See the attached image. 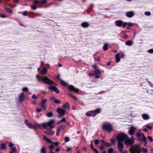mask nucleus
<instances>
[{
    "mask_svg": "<svg viewBox=\"0 0 153 153\" xmlns=\"http://www.w3.org/2000/svg\"><path fill=\"white\" fill-rule=\"evenodd\" d=\"M32 97L33 99L34 100H36L37 98V96L35 94H33L32 95Z\"/></svg>",
    "mask_w": 153,
    "mask_h": 153,
    "instance_id": "51",
    "label": "nucleus"
},
{
    "mask_svg": "<svg viewBox=\"0 0 153 153\" xmlns=\"http://www.w3.org/2000/svg\"><path fill=\"white\" fill-rule=\"evenodd\" d=\"M63 107L65 109H68L69 108V105L68 103L65 104L63 106Z\"/></svg>",
    "mask_w": 153,
    "mask_h": 153,
    "instance_id": "29",
    "label": "nucleus"
},
{
    "mask_svg": "<svg viewBox=\"0 0 153 153\" xmlns=\"http://www.w3.org/2000/svg\"><path fill=\"white\" fill-rule=\"evenodd\" d=\"M47 100L45 99H43L42 100V102L41 103L45 104V103L47 102Z\"/></svg>",
    "mask_w": 153,
    "mask_h": 153,
    "instance_id": "45",
    "label": "nucleus"
},
{
    "mask_svg": "<svg viewBox=\"0 0 153 153\" xmlns=\"http://www.w3.org/2000/svg\"><path fill=\"white\" fill-rule=\"evenodd\" d=\"M94 73H93V74L89 73V75L90 77H92L94 76Z\"/></svg>",
    "mask_w": 153,
    "mask_h": 153,
    "instance_id": "61",
    "label": "nucleus"
},
{
    "mask_svg": "<svg viewBox=\"0 0 153 153\" xmlns=\"http://www.w3.org/2000/svg\"><path fill=\"white\" fill-rule=\"evenodd\" d=\"M52 145L50 146L49 148L50 149V153H54L53 152L54 149V148L56 146H57L59 144H51Z\"/></svg>",
    "mask_w": 153,
    "mask_h": 153,
    "instance_id": "15",
    "label": "nucleus"
},
{
    "mask_svg": "<svg viewBox=\"0 0 153 153\" xmlns=\"http://www.w3.org/2000/svg\"><path fill=\"white\" fill-rule=\"evenodd\" d=\"M115 58L116 59V62H119L120 61V59L119 53H118L116 54L115 56Z\"/></svg>",
    "mask_w": 153,
    "mask_h": 153,
    "instance_id": "23",
    "label": "nucleus"
},
{
    "mask_svg": "<svg viewBox=\"0 0 153 153\" xmlns=\"http://www.w3.org/2000/svg\"><path fill=\"white\" fill-rule=\"evenodd\" d=\"M66 126L63 125L58 126L57 128V131L59 132V133H60L61 130H64L66 128Z\"/></svg>",
    "mask_w": 153,
    "mask_h": 153,
    "instance_id": "17",
    "label": "nucleus"
},
{
    "mask_svg": "<svg viewBox=\"0 0 153 153\" xmlns=\"http://www.w3.org/2000/svg\"><path fill=\"white\" fill-rule=\"evenodd\" d=\"M61 83L64 86H65L66 85V83L62 80H61Z\"/></svg>",
    "mask_w": 153,
    "mask_h": 153,
    "instance_id": "49",
    "label": "nucleus"
},
{
    "mask_svg": "<svg viewBox=\"0 0 153 153\" xmlns=\"http://www.w3.org/2000/svg\"><path fill=\"white\" fill-rule=\"evenodd\" d=\"M130 151L131 153H139L140 151L138 146H136L135 147H131Z\"/></svg>",
    "mask_w": 153,
    "mask_h": 153,
    "instance_id": "7",
    "label": "nucleus"
},
{
    "mask_svg": "<svg viewBox=\"0 0 153 153\" xmlns=\"http://www.w3.org/2000/svg\"><path fill=\"white\" fill-rule=\"evenodd\" d=\"M123 144H118L117 147L119 152H121V153H124V152L123 151Z\"/></svg>",
    "mask_w": 153,
    "mask_h": 153,
    "instance_id": "18",
    "label": "nucleus"
},
{
    "mask_svg": "<svg viewBox=\"0 0 153 153\" xmlns=\"http://www.w3.org/2000/svg\"><path fill=\"white\" fill-rule=\"evenodd\" d=\"M68 91H73L75 92L76 93H77L79 90L77 88H75L72 85H69L68 88Z\"/></svg>",
    "mask_w": 153,
    "mask_h": 153,
    "instance_id": "13",
    "label": "nucleus"
},
{
    "mask_svg": "<svg viewBox=\"0 0 153 153\" xmlns=\"http://www.w3.org/2000/svg\"><path fill=\"white\" fill-rule=\"evenodd\" d=\"M25 95L24 94L22 93L19 96L18 99L19 102H22L25 99Z\"/></svg>",
    "mask_w": 153,
    "mask_h": 153,
    "instance_id": "9",
    "label": "nucleus"
},
{
    "mask_svg": "<svg viewBox=\"0 0 153 153\" xmlns=\"http://www.w3.org/2000/svg\"><path fill=\"white\" fill-rule=\"evenodd\" d=\"M117 140L118 143H123L122 142L125 141L124 143H133L134 138L131 137L130 138H128V135L123 133L118 134L116 136Z\"/></svg>",
    "mask_w": 153,
    "mask_h": 153,
    "instance_id": "1",
    "label": "nucleus"
},
{
    "mask_svg": "<svg viewBox=\"0 0 153 153\" xmlns=\"http://www.w3.org/2000/svg\"><path fill=\"white\" fill-rule=\"evenodd\" d=\"M102 146H100V149H104V146H103V144H102ZM104 145L105 144H104ZM106 145V146H108V147H109V146H110L111 144H105Z\"/></svg>",
    "mask_w": 153,
    "mask_h": 153,
    "instance_id": "32",
    "label": "nucleus"
},
{
    "mask_svg": "<svg viewBox=\"0 0 153 153\" xmlns=\"http://www.w3.org/2000/svg\"><path fill=\"white\" fill-rule=\"evenodd\" d=\"M36 5L33 4V5H31V7L33 10H35L37 8L36 7Z\"/></svg>",
    "mask_w": 153,
    "mask_h": 153,
    "instance_id": "44",
    "label": "nucleus"
},
{
    "mask_svg": "<svg viewBox=\"0 0 153 153\" xmlns=\"http://www.w3.org/2000/svg\"><path fill=\"white\" fill-rule=\"evenodd\" d=\"M145 14L147 16H150L151 13L149 12L146 11L145 12Z\"/></svg>",
    "mask_w": 153,
    "mask_h": 153,
    "instance_id": "54",
    "label": "nucleus"
},
{
    "mask_svg": "<svg viewBox=\"0 0 153 153\" xmlns=\"http://www.w3.org/2000/svg\"><path fill=\"white\" fill-rule=\"evenodd\" d=\"M147 138L151 142H152L153 141V139H152V138L151 137L149 136H148Z\"/></svg>",
    "mask_w": 153,
    "mask_h": 153,
    "instance_id": "40",
    "label": "nucleus"
},
{
    "mask_svg": "<svg viewBox=\"0 0 153 153\" xmlns=\"http://www.w3.org/2000/svg\"><path fill=\"white\" fill-rule=\"evenodd\" d=\"M111 143H115V140H114V139L111 138Z\"/></svg>",
    "mask_w": 153,
    "mask_h": 153,
    "instance_id": "59",
    "label": "nucleus"
},
{
    "mask_svg": "<svg viewBox=\"0 0 153 153\" xmlns=\"http://www.w3.org/2000/svg\"><path fill=\"white\" fill-rule=\"evenodd\" d=\"M9 146L11 148V151L16 152L17 151L16 148L13 146L14 145V144H9Z\"/></svg>",
    "mask_w": 153,
    "mask_h": 153,
    "instance_id": "20",
    "label": "nucleus"
},
{
    "mask_svg": "<svg viewBox=\"0 0 153 153\" xmlns=\"http://www.w3.org/2000/svg\"><path fill=\"white\" fill-rule=\"evenodd\" d=\"M47 116L48 117H51L53 116V114L52 112H51L46 114Z\"/></svg>",
    "mask_w": 153,
    "mask_h": 153,
    "instance_id": "34",
    "label": "nucleus"
},
{
    "mask_svg": "<svg viewBox=\"0 0 153 153\" xmlns=\"http://www.w3.org/2000/svg\"><path fill=\"white\" fill-rule=\"evenodd\" d=\"M27 126L29 128H31L33 126V125L31 123H27Z\"/></svg>",
    "mask_w": 153,
    "mask_h": 153,
    "instance_id": "39",
    "label": "nucleus"
},
{
    "mask_svg": "<svg viewBox=\"0 0 153 153\" xmlns=\"http://www.w3.org/2000/svg\"><path fill=\"white\" fill-rule=\"evenodd\" d=\"M54 102L56 104H59L60 103V101L57 99H55Z\"/></svg>",
    "mask_w": 153,
    "mask_h": 153,
    "instance_id": "50",
    "label": "nucleus"
},
{
    "mask_svg": "<svg viewBox=\"0 0 153 153\" xmlns=\"http://www.w3.org/2000/svg\"><path fill=\"white\" fill-rule=\"evenodd\" d=\"M49 89L52 91H54L56 93L58 94L59 93V91L58 90L57 88L54 86H51L49 87Z\"/></svg>",
    "mask_w": 153,
    "mask_h": 153,
    "instance_id": "11",
    "label": "nucleus"
},
{
    "mask_svg": "<svg viewBox=\"0 0 153 153\" xmlns=\"http://www.w3.org/2000/svg\"><path fill=\"white\" fill-rule=\"evenodd\" d=\"M5 10L8 13H11L12 12L11 10L9 8H6Z\"/></svg>",
    "mask_w": 153,
    "mask_h": 153,
    "instance_id": "41",
    "label": "nucleus"
},
{
    "mask_svg": "<svg viewBox=\"0 0 153 153\" xmlns=\"http://www.w3.org/2000/svg\"><path fill=\"white\" fill-rule=\"evenodd\" d=\"M146 127L149 130H151L152 128V126H150L148 125H146Z\"/></svg>",
    "mask_w": 153,
    "mask_h": 153,
    "instance_id": "47",
    "label": "nucleus"
},
{
    "mask_svg": "<svg viewBox=\"0 0 153 153\" xmlns=\"http://www.w3.org/2000/svg\"><path fill=\"white\" fill-rule=\"evenodd\" d=\"M133 44V42L132 41H127L125 43V44L127 45L130 46L131 45Z\"/></svg>",
    "mask_w": 153,
    "mask_h": 153,
    "instance_id": "27",
    "label": "nucleus"
},
{
    "mask_svg": "<svg viewBox=\"0 0 153 153\" xmlns=\"http://www.w3.org/2000/svg\"><path fill=\"white\" fill-rule=\"evenodd\" d=\"M23 15H25V16H26V15H27V13L26 11H24L23 12Z\"/></svg>",
    "mask_w": 153,
    "mask_h": 153,
    "instance_id": "63",
    "label": "nucleus"
},
{
    "mask_svg": "<svg viewBox=\"0 0 153 153\" xmlns=\"http://www.w3.org/2000/svg\"><path fill=\"white\" fill-rule=\"evenodd\" d=\"M108 44L107 43H105L103 49L104 51L107 50L108 49Z\"/></svg>",
    "mask_w": 153,
    "mask_h": 153,
    "instance_id": "31",
    "label": "nucleus"
},
{
    "mask_svg": "<svg viewBox=\"0 0 153 153\" xmlns=\"http://www.w3.org/2000/svg\"><path fill=\"white\" fill-rule=\"evenodd\" d=\"M105 143L103 140H100L98 141L97 140H95L94 141L95 143Z\"/></svg>",
    "mask_w": 153,
    "mask_h": 153,
    "instance_id": "24",
    "label": "nucleus"
},
{
    "mask_svg": "<svg viewBox=\"0 0 153 153\" xmlns=\"http://www.w3.org/2000/svg\"><path fill=\"white\" fill-rule=\"evenodd\" d=\"M65 141V142H68L69 140V138L68 137H66L64 138Z\"/></svg>",
    "mask_w": 153,
    "mask_h": 153,
    "instance_id": "46",
    "label": "nucleus"
},
{
    "mask_svg": "<svg viewBox=\"0 0 153 153\" xmlns=\"http://www.w3.org/2000/svg\"><path fill=\"white\" fill-rule=\"evenodd\" d=\"M72 149L71 148V147H68V148L67 150H66V151L67 152H69V151H70Z\"/></svg>",
    "mask_w": 153,
    "mask_h": 153,
    "instance_id": "58",
    "label": "nucleus"
},
{
    "mask_svg": "<svg viewBox=\"0 0 153 153\" xmlns=\"http://www.w3.org/2000/svg\"><path fill=\"white\" fill-rule=\"evenodd\" d=\"M103 130L108 132H111L113 130V127L112 125L109 123H106L103 124L102 126Z\"/></svg>",
    "mask_w": 153,
    "mask_h": 153,
    "instance_id": "4",
    "label": "nucleus"
},
{
    "mask_svg": "<svg viewBox=\"0 0 153 153\" xmlns=\"http://www.w3.org/2000/svg\"><path fill=\"white\" fill-rule=\"evenodd\" d=\"M47 132V134L51 135H53L54 133V131H53L51 129L48 131Z\"/></svg>",
    "mask_w": 153,
    "mask_h": 153,
    "instance_id": "30",
    "label": "nucleus"
},
{
    "mask_svg": "<svg viewBox=\"0 0 153 153\" xmlns=\"http://www.w3.org/2000/svg\"><path fill=\"white\" fill-rule=\"evenodd\" d=\"M100 76L99 75H95L94 77V78L95 79H96L99 78Z\"/></svg>",
    "mask_w": 153,
    "mask_h": 153,
    "instance_id": "60",
    "label": "nucleus"
},
{
    "mask_svg": "<svg viewBox=\"0 0 153 153\" xmlns=\"http://www.w3.org/2000/svg\"><path fill=\"white\" fill-rule=\"evenodd\" d=\"M56 112L59 113L58 116L60 117L64 116L65 114V110L60 108H57Z\"/></svg>",
    "mask_w": 153,
    "mask_h": 153,
    "instance_id": "8",
    "label": "nucleus"
},
{
    "mask_svg": "<svg viewBox=\"0 0 153 153\" xmlns=\"http://www.w3.org/2000/svg\"><path fill=\"white\" fill-rule=\"evenodd\" d=\"M148 52L151 53H153V49H150L148 50Z\"/></svg>",
    "mask_w": 153,
    "mask_h": 153,
    "instance_id": "57",
    "label": "nucleus"
},
{
    "mask_svg": "<svg viewBox=\"0 0 153 153\" xmlns=\"http://www.w3.org/2000/svg\"><path fill=\"white\" fill-rule=\"evenodd\" d=\"M42 80L43 82L49 85H53L54 82L53 81L49 79L47 77H42Z\"/></svg>",
    "mask_w": 153,
    "mask_h": 153,
    "instance_id": "6",
    "label": "nucleus"
},
{
    "mask_svg": "<svg viewBox=\"0 0 153 153\" xmlns=\"http://www.w3.org/2000/svg\"><path fill=\"white\" fill-rule=\"evenodd\" d=\"M81 25L83 27L86 28L89 27V24L87 22H84L81 24Z\"/></svg>",
    "mask_w": 153,
    "mask_h": 153,
    "instance_id": "21",
    "label": "nucleus"
},
{
    "mask_svg": "<svg viewBox=\"0 0 153 153\" xmlns=\"http://www.w3.org/2000/svg\"><path fill=\"white\" fill-rule=\"evenodd\" d=\"M134 14V13L133 11H128L126 13V15L128 18L132 17Z\"/></svg>",
    "mask_w": 153,
    "mask_h": 153,
    "instance_id": "14",
    "label": "nucleus"
},
{
    "mask_svg": "<svg viewBox=\"0 0 153 153\" xmlns=\"http://www.w3.org/2000/svg\"><path fill=\"white\" fill-rule=\"evenodd\" d=\"M46 1H47V0H42L41 1V4H45L46 3Z\"/></svg>",
    "mask_w": 153,
    "mask_h": 153,
    "instance_id": "55",
    "label": "nucleus"
},
{
    "mask_svg": "<svg viewBox=\"0 0 153 153\" xmlns=\"http://www.w3.org/2000/svg\"><path fill=\"white\" fill-rule=\"evenodd\" d=\"M94 150V151L95 153H99L98 152L97 149H95Z\"/></svg>",
    "mask_w": 153,
    "mask_h": 153,
    "instance_id": "64",
    "label": "nucleus"
},
{
    "mask_svg": "<svg viewBox=\"0 0 153 153\" xmlns=\"http://www.w3.org/2000/svg\"><path fill=\"white\" fill-rule=\"evenodd\" d=\"M41 108H43V109L44 110H46V106L45 105V104L41 103Z\"/></svg>",
    "mask_w": 153,
    "mask_h": 153,
    "instance_id": "35",
    "label": "nucleus"
},
{
    "mask_svg": "<svg viewBox=\"0 0 153 153\" xmlns=\"http://www.w3.org/2000/svg\"><path fill=\"white\" fill-rule=\"evenodd\" d=\"M55 121L54 120H51L47 123H42L41 125L45 128H47V126L51 128L55 127V126L53 125Z\"/></svg>",
    "mask_w": 153,
    "mask_h": 153,
    "instance_id": "3",
    "label": "nucleus"
},
{
    "mask_svg": "<svg viewBox=\"0 0 153 153\" xmlns=\"http://www.w3.org/2000/svg\"><path fill=\"white\" fill-rule=\"evenodd\" d=\"M115 25L119 27H120L121 26H122L123 27V22L120 20H117L115 21Z\"/></svg>",
    "mask_w": 153,
    "mask_h": 153,
    "instance_id": "12",
    "label": "nucleus"
},
{
    "mask_svg": "<svg viewBox=\"0 0 153 153\" xmlns=\"http://www.w3.org/2000/svg\"><path fill=\"white\" fill-rule=\"evenodd\" d=\"M133 25V24L132 23L130 22H124L123 23V28H125L127 26L126 28L128 29L130 27L132 26Z\"/></svg>",
    "mask_w": 153,
    "mask_h": 153,
    "instance_id": "10",
    "label": "nucleus"
},
{
    "mask_svg": "<svg viewBox=\"0 0 153 153\" xmlns=\"http://www.w3.org/2000/svg\"><path fill=\"white\" fill-rule=\"evenodd\" d=\"M1 148L2 150H6L7 148H6V144H1Z\"/></svg>",
    "mask_w": 153,
    "mask_h": 153,
    "instance_id": "26",
    "label": "nucleus"
},
{
    "mask_svg": "<svg viewBox=\"0 0 153 153\" xmlns=\"http://www.w3.org/2000/svg\"><path fill=\"white\" fill-rule=\"evenodd\" d=\"M137 137L140 141H143L145 143H146V138L145 136L142 133H137Z\"/></svg>",
    "mask_w": 153,
    "mask_h": 153,
    "instance_id": "5",
    "label": "nucleus"
},
{
    "mask_svg": "<svg viewBox=\"0 0 153 153\" xmlns=\"http://www.w3.org/2000/svg\"><path fill=\"white\" fill-rule=\"evenodd\" d=\"M22 90L23 91H27L28 90V89L27 87H24L22 88Z\"/></svg>",
    "mask_w": 153,
    "mask_h": 153,
    "instance_id": "52",
    "label": "nucleus"
},
{
    "mask_svg": "<svg viewBox=\"0 0 153 153\" xmlns=\"http://www.w3.org/2000/svg\"><path fill=\"white\" fill-rule=\"evenodd\" d=\"M113 152V149L112 148H110L108 151V153H112Z\"/></svg>",
    "mask_w": 153,
    "mask_h": 153,
    "instance_id": "48",
    "label": "nucleus"
},
{
    "mask_svg": "<svg viewBox=\"0 0 153 153\" xmlns=\"http://www.w3.org/2000/svg\"><path fill=\"white\" fill-rule=\"evenodd\" d=\"M101 111V109L98 108L95 110L87 112L86 114L87 116L94 117L97 114L99 113Z\"/></svg>",
    "mask_w": 153,
    "mask_h": 153,
    "instance_id": "2",
    "label": "nucleus"
},
{
    "mask_svg": "<svg viewBox=\"0 0 153 153\" xmlns=\"http://www.w3.org/2000/svg\"><path fill=\"white\" fill-rule=\"evenodd\" d=\"M54 149H55V151L53 152H54V153H56V152H58L60 150V149H59V148H56V149H55V147L54 148Z\"/></svg>",
    "mask_w": 153,
    "mask_h": 153,
    "instance_id": "53",
    "label": "nucleus"
},
{
    "mask_svg": "<svg viewBox=\"0 0 153 153\" xmlns=\"http://www.w3.org/2000/svg\"><path fill=\"white\" fill-rule=\"evenodd\" d=\"M69 95L70 96V97H72L74 100H77V98L75 96L72 95L71 94H69Z\"/></svg>",
    "mask_w": 153,
    "mask_h": 153,
    "instance_id": "36",
    "label": "nucleus"
},
{
    "mask_svg": "<svg viewBox=\"0 0 153 153\" xmlns=\"http://www.w3.org/2000/svg\"><path fill=\"white\" fill-rule=\"evenodd\" d=\"M40 126L39 125L36 124V126H33L32 127V128H33L34 129L36 130L37 128V127L39 128Z\"/></svg>",
    "mask_w": 153,
    "mask_h": 153,
    "instance_id": "38",
    "label": "nucleus"
},
{
    "mask_svg": "<svg viewBox=\"0 0 153 153\" xmlns=\"http://www.w3.org/2000/svg\"><path fill=\"white\" fill-rule=\"evenodd\" d=\"M136 128L133 126H131L130 128V129L129 131V133L130 135H132L134 134V132Z\"/></svg>",
    "mask_w": 153,
    "mask_h": 153,
    "instance_id": "16",
    "label": "nucleus"
},
{
    "mask_svg": "<svg viewBox=\"0 0 153 153\" xmlns=\"http://www.w3.org/2000/svg\"><path fill=\"white\" fill-rule=\"evenodd\" d=\"M40 152L41 153H46V149L44 147H42L41 150Z\"/></svg>",
    "mask_w": 153,
    "mask_h": 153,
    "instance_id": "28",
    "label": "nucleus"
},
{
    "mask_svg": "<svg viewBox=\"0 0 153 153\" xmlns=\"http://www.w3.org/2000/svg\"><path fill=\"white\" fill-rule=\"evenodd\" d=\"M43 139L44 140L46 141V142L48 143H58L57 142H55L52 143L51 141L48 139L45 136H44L43 137Z\"/></svg>",
    "mask_w": 153,
    "mask_h": 153,
    "instance_id": "19",
    "label": "nucleus"
},
{
    "mask_svg": "<svg viewBox=\"0 0 153 153\" xmlns=\"http://www.w3.org/2000/svg\"><path fill=\"white\" fill-rule=\"evenodd\" d=\"M47 71V70L46 68H44L42 70V72L44 74H45Z\"/></svg>",
    "mask_w": 153,
    "mask_h": 153,
    "instance_id": "42",
    "label": "nucleus"
},
{
    "mask_svg": "<svg viewBox=\"0 0 153 153\" xmlns=\"http://www.w3.org/2000/svg\"><path fill=\"white\" fill-rule=\"evenodd\" d=\"M142 117L144 120H147L149 119V115L146 114H144L142 115Z\"/></svg>",
    "mask_w": 153,
    "mask_h": 153,
    "instance_id": "22",
    "label": "nucleus"
},
{
    "mask_svg": "<svg viewBox=\"0 0 153 153\" xmlns=\"http://www.w3.org/2000/svg\"><path fill=\"white\" fill-rule=\"evenodd\" d=\"M42 111V109H39L38 108H37L36 109V111L37 112H41Z\"/></svg>",
    "mask_w": 153,
    "mask_h": 153,
    "instance_id": "56",
    "label": "nucleus"
},
{
    "mask_svg": "<svg viewBox=\"0 0 153 153\" xmlns=\"http://www.w3.org/2000/svg\"><path fill=\"white\" fill-rule=\"evenodd\" d=\"M33 4L37 5V4H41V1L39 0H33Z\"/></svg>",
    "mask_w": 153,
    "mask_h": 153,
    "instance_id": "25",
    "label": "nucleus"
},
{
    "mask_svg": "<svg viewBox=\"0 0 153 153\" xmlns=\"http://www.w3.org/2000/svg\"><path fill=\"white\" fill-rule=\"evenodd\" d=\"M142 151L143 153H147L148 152V149L146 148H142Z\"/></svg>",
    "mask_w": 153,
    "mask_h": 153,
    "instance_id": "37",
    "label": "nucleus"
},
{
    "mask_svg": "<svg viewBox=\"0 0 153 153\" xmlns=\"http://www.w3.org/2000/svg\"><path fill=\"white\" fill-rule=\"evenodd\" d=\"M94 72L97 74H101V72H100V71L98 69H96L94 71Z\"/></svg>",
    "mask_w": 153,
    "mask_h": 153,
    "instance_id": "33",
    "label": "nucleus"
},
{
    "mask_svg": "<svg viewBox=\"0 0 153 153\" xmlns=\"http://www.w3.org/2000/svg\"><path fill=\"white\" fill-rule=\"evenodd\" d=\"M51 99L55 101V100L56 99L55 98V97H51Z\"/></svg>",
    "mask_w": 153,
    "mask_h": 153,
    "instance_id": "62",
    "label": "nucleus"
},
{
    "mask_svg": "<svg viewBox=\"0 0 153 153\" xmlns=\"http://www.w3.org/2000/svg\"><path fill=\"white\" fill-rule=\"evenodd\" d=\"M66 119L65 117H63L62 119L59 122H66Z\"/></svg>",
    "mask_w": 153,
    "mask_h": 153,
    "instance_id": "43",
    "label": "nucleus"
}]
</instances>
